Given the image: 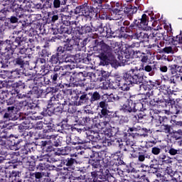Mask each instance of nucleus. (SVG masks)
Listing matches in <instances>:
<instances>
[{"mask_svg": "<svg viewBox=\"0 0 182 182\" xmlns=\"http://www.w3.org/2000/svg\"><path fill=\"white\" fill-rule=\"evenodd\" d=\"M139 70H141V68L135 67L132 68L129 73H124L122 79L118 78L117 80L119 82L118 86L121 90L124 92L129 90L133 83L136 85L143 83V76L139 75Z\"/></svg>", "mask_w": 182, "mask_h": 182, "instance_id": "f257e3e1", "label": "nucleus"}, {"mask_svg": "<svg viewBox=\"0 0 182 182\" xmlns=\"http://www.w3.org/2000/svg\"><path fill=\"white\" fill-rule=\"evenodd\" d=\"M0 49H4L8 52L18 49L19 53L21 55L26 53V48L23 46V38L19 36L16 37L13 42L11 41H0Z\"/></svg>", "mask_w": 182, "mask_h": 182, "instance_id": "f03ea898", "label": "nucleus"}, {"mask_svg": "<svg viewBox=\"0 0 182 182\" xmlns=\"http://www.w3.org/2000/svg\"><path fill=\"white\" fill-rule=\"evenodd\" d=\"M109 96L111 99H112V100H120V99H124L125 102L122 106L121 109L123 110V112H125L127 113H132V112H140V110H141V107H143V104H136L133 102L132 100H129L126 98L120 97L117 95L110 94Z\"/></svg>", "mask_w": 182, "mask_h": 182, "instance_id": "7ed1b4c3", "label": "nucleus"}, {"mask_svg": "<svg viewBox=\"0 0 182 182\" xmlns=\"http://www.w3.org/2000/svg\"><path fill=\"white\" fill-rule=\"evenodd\" d=\"M164 34L161 33H156L154 34V33L149 35V41L151 45H149L150 48H161L164 46V43L161 42V39H164Z\"/></svg>", "mask_w": 182, "mask_h": 182, "instance_id": "20e7f679", "label": "nucleus"}, {"mask_svg": "<svg viewBox=\"0 0 182 182\" xmlns=\"http://www.w3.org/2000/svg\"><path fill=\"white\" fill-rule=\"evenodd\" d=\"M101 53L99 55L100 59L101 60H110L112 59V47L109 46L107 44L105 43H102L101 44Z\"/></svg>", "mask_w": 182, "mask_h": 182, "instance_id": "39448f33", "label": "nucleus"}, {"mask_svg": "<svg viewBox=\"0 0 182 182\" xmlns=\"http://www.w3.org/2000/svg\"><path fill=\"white\" fill-rule=\"evenodd\" d=\"M19 114L15 111V107H9L8 111L4 115V122H8V120H18Z\"/></svg>", "mask_w": 182, "mask_h": 182, "instance_id": "423d86ee", "label": "nucleus"}, {"mask_svg": "<svg viewBox=\"0 0 182 182\" xmlns=\"http://www.w3.org/2000/svg\"><path fill=\"white\" fill-rule=\"evenodd\" d=\"M79 45V38L73 37L72 38H68L64 45L65 52H72L75 46Z\"/></svg>", "mask_w": 182, "mask_h": 182, "instance_id": "0eeeda50", "label": "nucleus"}, {"mask_svg": "<svg viewBox=\"0 0 182 182\" xmlns=\"http://www.w3.org/2000/svg\"><path fill=\"white\" fill-rule=\"evenodd\" d=\"M12 136V134H8V129L0 126V146L6 144V139Z\"/></svg>", "mask_w": 182, "mask_h": 182, "instance_id": "6e6552de", "label": "nucleus"}, {"mask_svg": "<svg viewBox=\"0 0 182 182\" xmlns=\"http://www.w3.org/2000/svg\"><path fill=\"white\" fill-rule=\"evenodd\" d=\"M137 151V147L134 145L133 141H131L130 139H127L125 142L124 151H128L129 153H134Z\"/></svg>", "mask_w": 182, "mask_h": 182, "instance_id": "1a4fd4ad", "label": "nucleus"}, {"mask_svg": "<svg viewBox=\"0 0 182 182\" xmlns=\"http://www.w3.org/2000/svg\"><path fill=\"white\" fill-rule=\"evenodd\" d=\"M124 12L127 16H129V19H132V16L137 12V7L128 5L124 8Z\"/></svg>", "mask_w": 182, "mask_h": 182, "instance_id": "9d476101", "label": "nucleus"}, {"mask_svg": "<svg viewBox=\"0 0 182 182\" xmlns=\"http://www.w3.org/2000/svg\"><path fill=\"white\" fill-rule=\"evenodd\" d=\"M111 52H114L117 55L120 53L122 50V46H120L119 42L112 41L111 43Z\"/></svg>", "mask_w": 182, "mask_h": 182, "instance_id": "9b49d317", "label": "nucleus"}, {"mask_svg": "<svg viewBox=\"0 0 182 182\" xmlns=\"http://www.w3.org/2000/svg\"><path fill=\"white\" fill-rule=\"evenodd\" d=\"M133 38H134V39H139V41H142V39H149V41H150V36L141 31H137L135 33Z\"/></svg>", "mask_w": 182, "mask_h": 182, "instance_id": "f8f14e48", "label": "nucleus"}, {"mask_svg": "<svg viewBox=\"0 0 182 182\" xmlns=\"http://www.w3.org/2000/svg\"><path fill=\"white\" fill-rule=\"evenodd\" d=\"M139 26L142 29H144L149 25V16L147 14H144L140 18Z\"/></svg>", "mask_w": 182, "mask_h": 182, "instance_id": "ddd939ff", "label": "nucleus"}, {"mask_svg": "<svg viewBox=\"0 0 182 182\" xmlns=\"http://www.w3.org/2000/svg\"><path fill=\"white\" fill-rule=\"evenodd\" d=\"M111 14L112 19L113 21H119V19H122L123 16L122 14H120V9H114Z\"/></svg>", "mask_w": 182, "mask_h": 182, "instance_id": "4468645a", "label": "nucleus"}, {"mask_svg": "<svg viewBox=\"0 0 182 182\" xmlns=\"http://www.w3.org/2000/svg\"><path fill=\"white\" fill-rule=\"evenodd\" d=\"M163 41H164L166 43V45H173L174 46V42H175V38L168 36V34H164V38Z\"/></svg>", "mask_w": 182, "mask_h": 182, "instance_id": "2eb2a0df", "label": "nucleus"}, {"mask_svg": "<svg viewBox=\"0 0 182 182\" xmlns=\"http://www.w3.org/2000/svg\"><path fill=\"white\" fill-rule=\"evenodd\" d=\"M171 136L172 139L175 140H180L182 139V129H178V131L173 130L171 132Z\"/></svg>", "mask_w": 182, "mask_h": 182, "instance_id": "dca6fc26", "label": "nucleus"}, {"mask_svg": "<svg viewBox=\"0 0 182 182\" xmlns=\"http://www.w3.org/2000/svg\"><path fill=\"white\" fill-rule=\"evenodd\" d=\"M25 59H26V55L18 57L15 60V62L16 65H18L19 66H21V68H22V66H23L25 63L28 62Z\"/></svg>", "mask_w": 182, "mask_h": 182, "instance_id": "f3484780", "label": "nucleus"}, {"mask_svg": "<svg viewBox=\"0 0 182 182\" xmlns=\"http://www.w3.org/2000/svg\"><path fill=\"white\" fill-rule=\"evenodd\" d=\"M161 132L166 133V134H171V126L168 124L162 125L161 127Z\"/></svg>", "mask_w": 182, "mask_h": 182, "instance_id": "a211bd4d", "label": "nucleus"}, {"mask_svg": "<svg viewBox=\"0 0 182 182\" xmlns=\"http://www.w3.org/2000/svg\"><path fill=\"white\" fill-rule=\"evenodd\" d=\"M166 153H169L171 156H176V154H180V149H176L174 148H169L165 149Z\"/></svg>", "mask_w": 182, "mask_h": 182, "instance_id": "6ab92c4d", "label": "nucleus"}, {"mask_svg": "<svg viewBox=\"0 0 182 182\" xmlns=\"http://www.w3.org/2000/svg\"><path fill=\"white\" fill-rule=\"evenodd\" d=\"M110 126V124H109V121H102L98 124V129L100 130H105L107 127H109Z\"/></svg>", "mask_w": 182, "mask_h": 182, "instance_id": "aec40b11", "label": "nucleus"}, {"mask_svg": "<svg viewBox=\"0 0 182 182\" xmlns=\"http://www.w3.org/2000/svg\"><path fill=\"white\" fill-rule=\"evenodd\" d=\"M81 8L82 11V16H89V6L87 5V3L81 5Z\"/></svg>", "mask_w": 182, "mask_h": 182, "instance_id": "412c9836", "label": "nucleus"}, {"mask_svg": "<svg viewBox=\"0 0 182 182\" xmlns=\"http://www.w3.org/2000/svg\"><path fill=\"white\" fill-rule=\"evenodd\" d=\"M109 180H114V177L109 176L107 178H100L99 179L94 178V182H112V181Z\"/></svg>", "mask_w": 182, "mask_h": 182, "instance_id": "4be33fe9", "label": "nucleus"}, {"mask_svg": "<svg viewBox=\"0 0 182 182\" xmlns=\"http://www.w3.org/2000/svg\"><path fill=\"white\" fill-rule=\"evenodd\" d=\"M59 58H60V55L57 54L53 55L50 59V63H52V65H56L58 62H59Z\"/></svg>", "mask_w": 182, "mask_h": 182, "instance_id": "5701e85b", "label": "nucleus"}, {"mask_svg": "<svg viewBox=\"0 0 182 182\" xmlns=\"http://www.w3.org/2000/svg\"><path fill=\"white\" fill-rule=\"evenodd\" d=\"M93 28L90 27V26L85 25L83 27H82V33H90V32H92Z\"/></svg>", "mask_w": 182, "mask_h": 182, "instance_id": "b1692460", "label": "nucleus"}, {"mask_svg": "<svg viewBox=\"0 0 182 182\" xmlns=\"http://www.w3.org/2000/svg\"><path fill=\"white\" fill-rule=\"evenodd\" d=\"M75 159L70 158L64 160V164H65V166H67L68 167H72V166L75 164Z\"/></svg>", "mask_w": 182, "mask_h": 182, "instance_id": "393cba45", "label": "nucleus"}, {"mask_svg": "<svg viewBox=\"0 0 182 182\" xmlns=\"http://www.w3.org/2000/svg\"><path fill=\"white\" fill-rule=\"evenodd\" d=\"M11 150H19L21 149V141L14 142L13 145L10 146Z\"/></svg>", "mask_w": 182, "mask_h": 182, "instance_id": "a878e982", "label": "nucleus"}, {"mask_svg": "<svg viewBox=\"0 0 182 182\" xmlns=\"http://www.w3.org/2000/svg\"><path fill=\"white\" fill-rule=\"evenodd\" d=\"M146 159H150V155H149V154H141L138 156L139 161H144Z\"/></svg>", "mask_w": 182, "mask_h": 182, "instance_id": "bb28decb", "label": "nucleus"}, {"mask_svg": "<svg viewBox=\"0 0 182 182\" xmlns=\"http://www.w3.org/2000/svg\"><path fill=\"white\" fill-rule=\"evenodd\" d=\"M151 153L152 154H154V156H159V154L161 153V149L154 146L151 149Z\"/></svg>", "mask_w": 182, "mask_h": 182, "instance_id": "cd10ccee", "label": "nucleus"}, {"mask_svg": "<svg viewBox=\"0 0 182 182\" xmlns=\"http://www.w3.org/2000/svg\"><path fill=\"white\" fill-rule=\"evenodd\" d=\"M182 44V36L178 35L175 38L174 46H177V45Z\"/></svg>", "mask_w": 182, "mask_h": 182, "instance_id": "c85d7f7f", "label": "nucleus"}, {"mask_svg": "<svg viewBox=\"0 0 182 182\" xmlns=\"http://www.w3.org/2000/svg\"><path fill=\"white\" fill-rule=\"evenodd\" d=\"M65 52H66V50L65 48V46L63 47V46H59L58 48H57V53L56 55H58V56L60 57V55H63V53H65Z\"/></svg>", "mask_w": 182, "mask_h": 182, "instance_id": "c756f323", "label": "nucleus"}, {"mask_svg": "<svg viewBox=\"0 0 182 182\" xmlns=\"http://www.w3.org/2000/svg\"><path fill=\"white\" fill-rule=\"evenodd\" d=\"M177 77H178V75H172L170 77V78L166 79L164 78L165 80H167V82H168V83H176V79H177Z\"/></svg>", "mask_w": 182, "mask_h": 182, "instance_id": "7c9ffc66", "label": "nucleus"}, {"mask_svg": "<svg viewBox=\"0 0 182 182\" xmlns=\"http://www.w3.org/2000/svg\"><path fill=\"white\" fill-rule=\"evenodd\" d=\"M46 176H48V174L44 172H36L35 173L36 178H42V177H46Z\"/></svg>", "mask_w": 182, "mask_h": 182, "instance_id": "2f4dec72", "label": "nucleus"}, {"mask_svg": "<svg viewBox=\"0 0 182 182\" xmlns=\"http://www.w3.org/2000/svg\"><path fill=\"white\" fill-rule=\"evenodd\" d=\"M161 180H162V181H170L171 180V175L168 173H165L164 176H161Z\"/></svg>", "mask_w": 182, "mask_h": 182, "instance_id": "473e14b6", "label": "nucleus"}, {"mask_svg": "<svg viewBox=\"0 0 182 182\" xmlns=\"http://www.w3.org/2000/svg\"><path fill=\"white\" fill-rule=\"evenodd\" d=\"M100 99V95L98 92H94L91 97V102H95V100H99Z\"/></svg>", "mask_w": 182, "mask_h": 182, "instance_id": "72a5a7b5", "label": "nucleus"}, {"mask_svg": "<svg viewBox=\"0 0 182 182\" xmlns=\"http://www.w3.org/2000/svg\"><path fill=\"white\" fill-rule=\"evenodd\" d=\"M26 166H27V168H28L30 171H35V163L27 162Z\"/></svg>", "mask_w": 182, "mask_h": 182, "instance_id": "f704fd0d", "label": "nucleus"}, {"mask_svg": "<svg viewBox=\"0 0 182 182\" xmlns=\"http://www.w3.org/2000/svg\"><path fill=\"white\" fill-rule=\"evenodd\" d=\"M157 144V141L156 139L152 141H146V147H153V146H155V144Z\"/></svg>", "mask_w": 182, "mask_h": 182, "instance_id": "c9c22d12", "label": "nucleus"}, {"mask_svg": "<svg viewBox=\"0 0 182 182\" xmlns=\"http://www.w3.org/2000/svg\"><path fill=\"white\" fill-rule=\"evenodd\" d=\"M75 15H82V6H79L75 8Z\"/></svg>", "mask_w": 182, "mask_h": 182, "instance_id": "e433bc0d", "label": "nucleus"}, {"mask_svg": "<svg viewBox=\"0 0 182 182\" xmlns=\"http://www.w3.org/2000/svg\"><path fill=\"white\" fill-rule=\"evenodd\" d=\"M45 126H46V124H44L43 122H41L38 123V124L36 126V129H38V130H42V129H45Z\"/></svg>", "mask_w": 182, "mask_h": 182, "instance_id": "4c0bfd02", "label": "nucleus"}, {"mask_svg": "<svg viewBox=\"0 0 182 182\" xmlns=\"http://www.w3.org/2000/svg\"><path fill=\"white\" fill-rule=\"evenodd\" d=\"M50 132H52V128L46 124V126H44L43 133H50Z\"/></svg>", "mask_w": 182, "mask_h": 182, "instance_id": "58836bf2", "label": "nucleus"}, {"mask_svg": "<svg viewBox=\"0 0 182 182\" xmlns=\"http://www.w3.org/2000/svg\"><path fill=\"white\" fill-rule=\"evenodd\" d=\"M95 11H96V9L88 6V16H90V14H95Z\"/></svg>", "mask_w": 182, "mask_h": 182, "instance_id": "ea45409f", "label": "nucleus"}, {"mask_svg": "<svg viewBox=\"0 0 182 182\" xmlns=\"http://www.w3.org/2000/svg\"><path fill=\"white\" fill-rule=\"evenodd\" d=\"M137 116L139 120H142V119H144V117H146V113H144V112H141L137 114Z\"/></svg>", "mask_w": 182, "mask_h": 182, "instance_id": "a19ab883", "label": "nucleus"}, {"mask_svg": "<svg viewBox=\"0 0 182 182\" xmlns=\"http://www.w3.org/2000/svg\"><path fill=\"white\" fill-rule=\"evenodd\" d=\"M141 70H145L146 72H151L152 68L151 66L150 65H146L145 67H143L142 68H141Z\"/></svg>", "mask_w": 182, "mask_h": 182, "instance_id": "79ce46f5", "label": "nucleus"}, {"mask_svg": "<svg viewBox=\"0 0 182 182\" xmlns=\"http://www.w3.org/2000/svg\"><path fill=\"white\" fill-rule=\"evenodd\" d=\"M53 5L55 8H59L60 6V0H54Z\"/></svg>", "mask_w": 182, "mask_h": 182, "instance_id": "37998d69", "label": "nucleus"}, {"mask_svg": "<svg viewBox=\"0 0 182 182\" xmlns=\"http://www.w3.org/2000/svg\"><path fill=\"white\" fill-rule=\"evenodd\" d=\"M86 97H87V95L86 94L81 95L80 97V102H81V103L86 102Z\"/></svg>", "mask_w": 182, "mask_h": 182, "instance_id": "c03bdc74", "label": "nucleus"}, {"mask_svg": "<svg viewBox=\"0 0 182 182\" xmlns=\"http://www.w3.org/2000/svg\"><path fill=\"white\" fill-rule=\"evenodd\" d=\"M171 73L172 76H178L177 75V69H176V68H171Z\"/></svg>", "mask_w": 182, "mask_h": 182, "instance_id": "a18cd8bd", "label": "nucleus"}, {"mask_svg": "<svg viewBox=\"0 0 182 182\" xmlns=\"http://www.w3.org/2000/svg\"><path fill=\"white\" fill-rule=\"evenodd\" d=\"M21 154H28L29 153V150L26 149V146H24L20 151Z\"/></svg>", "mask_w": 182, "mask_h": 182, "instance_id": "49530a36", "label": "nucleus"}, {"mask_svg": "<svg viewBox=\"0 0 182 182\" xmlns=\"http://www.w3.org/2000/svg\"><path fill=\"white\" fill-rule=\"evenodd\" d=\"M166 159H167V156H166V154H161L159 156V161H162V163H164Z\"/></svg>", "mask_w": 182, "mask_h": 182, "instance_id": "de8ad7c7", "label": "nucleus"}, {"mask_svg": "<svg viewBox=\"0 0 182 182\" xmlns=\"http://www.w3.org/2000/svg\"><path fill=\"white\" fill-rule=\"evenodd\" d=\"M132 120L134 123H139V122H140V119H139V116L137 114L134 115L132 117Z\"/></svg>", "mask_w": 182, "mask_h": 182, "instance_id": "09e8293b", "label": "nucleus"}, {"mask_svg": "<svg viewBox=\"0 0 182 182\" xmlns=\"http://www.w3.org/2000/svg\"><path fill=\"white\" fill-rule=\"evenodd\" d=\"M149 60V57L147 55H143L141 59V62L142 63H146V62Z\"/></svg>", "mask_w": 182, "mask_h": 182, "instance_id": "8fccbe9b", "label": "nucleus"}, {"mask_svg": "<svg viewBox=\"0 0 182 182\" xmlns=\"http://www.w3.org/2000/svg\"><path fill=\"white\" fill-rule=\"evenodd\" d=\"M12 77H19V73L16 70L11 72Z\"/></svg>", "mask_w": 182, "mask_h": 182, "instance_id": "3c124183", "label": "nucleus"}, {"mask_svg": "<svg viewBox=\"0 0 182 182\" xmlns=\"http://www.w3.org/2000/svg\"><path fill=\"white\" fill-rule=\"evenodd\" d=\"M38 170H45V164L40 163L37 166Z\"/></svg>", "mask_w": 182, "mask_h": 182, "instance_id": "603ef678", "label": "nucleus"}, {"mask_svg": "<svg viewBox=\"0 0 182 182\" xmlns=\"http://www.w3.org/2000/svg\"><path fill=\"white\" fill-rule=\"evenodd\" d=\"M63 68H65V69H68V68H69V65H64L63 67H60L59 68H58L55 67V68H54V70H55V71L63 70Z\"/></svg>", "mask_w": 182, "mask_h": 182, "instance_id": "864d4df0", "label": "nucleus"}, {"mask_svg": "<svg viewBox=\"0 0 182 182\" xmlns=\"http://www.w3.org/2000/svg\"><path fill=\"white\" fill-rule=\"evenodd\" d=\"M98 107H101V109H106V102H100L99 103Z\"/></svg>", "mask_w": 182, "mask_h": 182, "instance_id": "5fc2aeb1", "label": "nucleus"}, {"mask_svg": "<svg viewBox=\"0 0 182 182\" xmlns=\"http://www.w3.org/2000/svg\"><path fill=\"white\" fill-rule=\"evenodd\" d=\"M11 177H15V178H16L17 177H19V173L15 171H13L11 172Z\"/></svg>", "mask_w": 182, "mask_h": 182, "instance_id": "6e6d98bb", "label": "nucleus"}, {"mask_svg": "<svg viewBox=\"0 0 182 182\" xmlns=\"http://www.w3.org/2000/svg\"><path fill=\"white\" fill-rule=\"evenodd\" d=\"M1 68H3L4 69H5V68H8V60H6V61L4 62V60L1 62Z\"/></svg>", "mask_w": 182, "mask_h": 182, "instance_id": "4d7b16f0", "label": "nucleus"}, {"mask_svg": "<svg viewBox=\"0 0 182 182\" xmlns=\"http://www.w3.org/2000/svg\"><path fill=\"white\" fill-rule=\"evenodd\" d=\"M51 79H52L53 82H56V80H58V73L51 75Z\"/></svg>", "mask_w": 182, "mask_h": 182, "instance_id": "13d9d810", "label": "nucleus"}, {"mask_svg": "<svg viewBox=\"0 0 182 182\" xmlns=\"http://www.w3.org/2000/svg\"><path fill=\"white\" fill-rule=\"evenodd\" d=\"M10 21L11 23H16V22H18V18L16 16H11Z\"/></svg>", "mask_w": 182, "mask_h": 182, "instance_id": "bf43d9fd", "label": "nucleus"}, {"mask_svg": "<svg viewBox=\"0 0 182 182\" xmlns=\"http://www.w3.org/2000/svg\"><path fill=\"white\" fill-rule=\"evenodd\" d=\"M160 70H161V72H164V73L167 72V70H168L167 66H166V65H161V66L160 67Z\"/></svg>", "mask_w": 182, "mask_h": 182, "instance_id": "052dcab7", "label": "nucleus"}, {"mask_svg": "<svg viewBox=\"0 0 182 182\" xmlns=\"http://www.w3.org/2000/svg\"><path fill=\"white\" fill-rule=\"evenodd\" d=\"M110 84H109V82H103V89H110Z\"/></svg>", "mask_w": 182, "mask_h": 182, "instance_id": "680f3d73", "label": "nucleus"}, {"mask_svg": "<svg viewBox=\"0 0 182 182\" xmlns=\"http://www.w3.org/2000/svg\"><path fill=\"white\" fill-rule=\"evenodd\" d=\"M100 19H107V14L106 13H103L102 14H100Z\"/></svg>", "mask_w": 182, "mask_h": 182, "instance_id": "e2e57ef3", "label": "nucleus"}, {"mask_svg": "<svg viewBox=\"0 0 182 182\" xmlns=\"http://www.w3.org/2000/svg\"><path fill=\"white\" fill-rule=\"evenodd\" d=\"M166 174H169V176H171V174H173V172L171 171V168H170V167L166 168Z\"/></svg>", "mask_w": 182, "mask_h": 182, "instance_id": "0e129e2a", "label": "nucleus"}, {"mask_svg": "<svg viewBox=\"0 0 182 182\" xmlns=\"http://www.w3.org/2000/svg\"><path fill=\"white\" fill-rule=\"evenodd\" d=\"M167 159H166L165 161H164V163H166L168 164H170L171 163H173V161H171V158L170 157H166Z\"/></svg>", "mask_w": 182, "mask_h": 182, "instance_id": "69168bd1", "label": "nucleus"}, {"mask_svg": "<svg viewBox=\"0 0 182 182\" xmlns=\"http://www.w3.org/2000/svg\"><path fill=\"white\" fill-rule=\"evenodd\" d=\"M132 132H137V128L136 127L129 128L128 133H132Z\"/></svg>", "mask_w": 182, "mask_h": 182, "instance_id": "338daca9", "label": "nucleus"}, {"mask_svg": "<svg viewBox=\"0 0 182 182\" xmlns=\"http://www.w3.org/2000/svg\"><path fill=\"white\" fill-rule=\"evenodd\" d=\"M156 122V126H159V124H161V121L163 120L162 117H160L159 119H155Z\"/></svg>", "mask_w": 182, "mask_h": 182, "instance_id": "774afa93", "label": "nucleus"}]
</instances>
